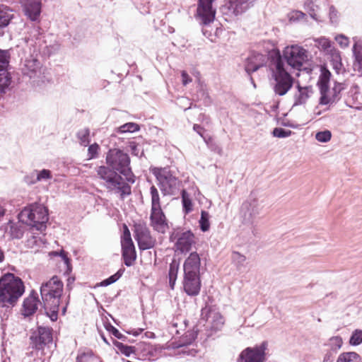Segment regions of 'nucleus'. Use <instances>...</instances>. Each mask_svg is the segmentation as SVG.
<instances>
[{
    "instance_id": "f257e3e1",
    "label": "nucleus",
    "mask_w": 362,
    "mask_h": 362,
    "mask_svg": "<svg viewBox=\"0 0 362 362\" xmlns=\"http://www.w3.org/2000/svg\"><path fill=\"white\" fill-rule=\"evenodd\" d=\"M107 166H100L97 169L98 177L105 182L106 188L115 194H119L124 199L132 193L131 186L135 176L130 168L129 155L118 148L109 150L106 156Z\"/></svg>"
},
{
    "instance_id": "f03ea898",
    "label": "nucleus",
    "mask_w": 362,
    "mask_h": 362,
    "mask_svg": "<svg viewBox=\"0 0 362 362\" xmlns=\"http://www.w3.org/2000/svg\"><path fill=\"white\" fill-rule=\"evenodd\" d=\"M45 37L40 32V28L34 26L26 36L21 48L24 59H21V70L23 75L28 76L33 84L40 85L45 82L46 76L45 69L37 59L38 52L50 55L58 49V45H47Z\"/></svg>"
},
{
    "instance_id": "7ed1b4c3",
    "label": "nucleus",
    "mask_w": 362,
    "mask_h": 362,
    "mask_svg": "<svg viewBox=\"0 0 362 362\" xmlns=\"http://www.w3.org/2000/svg\"><path fill=\"white\" fill-rule=\"evenodd\" d=\"M311 58L310 53L303 47L293 44L288 45L282 50V54L279 51L272 57V62L281 60L284 68L300 71Z\"/></svg>"
},
{
    "instance_id": "20e7f679",
    "label": "nucleus",
    "mask_w": 362,
    "mask_h": 362,
    "mask_svg": "<svg viewBox=\"0 0 362 362\" xmlns=\"http://www.w3.org/2000/svg\"><path fill=\"white\" fill-rule=\"evenodd\" d=\"M24 293L23 281L13 274L0 279V307L13 306Z\"/></svg>"
},
{
    "instance_id": "39448f33",
    "label": "nucleus",
    "mask_w": 362,
    "mask_h": 362,
    "mask_svg": "<svg viewBox=\"0 0 362 362\" xmlns=\"http://www.w3.org/2000/svg\"><path fill=\"white\" fill-rule=\"evenodd\" d=\"M272 76L274 79L273 90L279 96L285 95L293 86L295 78L289 73L287 68H284L282 62L279 60L270 64Z\"/></svg>"
},
{
    "instance_id": "423d86ee",
    "label": "nucleus",
    "mask_w": 362,
    "mask_h": 362,
    "mask_svg": "<svg viewBox=\"0 0 362 362\" xmlns=\"http://www.w3.org/2000/svg\"><path fill=\"white\" fill-rule=\"evenodd\" d=\"M18 218L25 221L27 226L42 231L45 229V224L48 221L47 210L43 205L32 204L20 212Z\"/></svg>"
},
{
    "instance_id": "0eeeda50",
    "label": "nucleus",
    "mask_w": 362,
    "mask_h": 362,
    "mask_svg": "<svg viewBox=\"0 0 362 362\" xmlns=\"http://www.w3.org/2000/svg\"><path fill=\"white\" fill-rule=\"evenodd\" d=\"M151 172L156 177L158 185L164 196L175 194L178 190L180 181L170 169L153 168Z\"/></svg>"
},
{
    "instance_id": "6e6552de",
    "label": "nucleus",
    "mask_w": 362,
    "mask_h": 362,
    "mask_svg": "<svg viewBox=\"0 0 362 362\" xmlns=\"http://www.w3.org/2000/svg\"><path fill=\"white\" fill-rule=\"evenodd\" d=\"M63 286L62 281L57 276L42 284L40 287L42 303L51 304L54 308L57 303H60Z\"/></svg>"
},
{
    "instance_id": "1a4fd4ad",
    "label": "nucleus",
    "mask_w": 362,
    "mask_h": 362,
    "mask_svg": "<svg viewBox=\"0 0 362 362\" xmlns=\"http://www.w3.org/2000/svg\"><path fill=\"white\" fill-rule=\"evenodd\" d=\"M262 202L255 193H251L248 199L244 202L240 208V216L243 224L252 225L257 215L262 209Z\"/></svg>"
},
{
    "instance_id": "9d476101",
    "label": "nucleus",
    "mask_w": 362,
    "mask_h": 362,
    "mask_svg": "<svg viewBox=\"0 0 362 362\" xmlns=\"http://www.w3.org/2000/svg\"><path fill=\"white\" fill-rule=\"evenodd\" d=\"M267 341H263L254 347H247L240 354L237 362H265Z\"/></svg>"
},
{
    "instance_id": "9b49d317",
    "label": "nucleus",
    "mask_w": 362,
    "mask_h": 362,
    "mask_svg": "<svg viewBox=\"0 0 362 362\" xmlns=\"http://www.w3.org/2000/svg\"><path fill=\"white\" fill-rule=\"evenodd\" d=\"M121 245L124 264L131 267L136 260V254L130 231L126 225H124V231L121 237Z\"/></svg>"
},
{
    "instance_id": "f8f14e48",
    "label": "nucleus",
    "mask_w": 362,
    "mask_h": 362,
    "mask_svg": "<svg viewBox=\"0 0 362 362\" xmlns=\"http://www.w3.org/2000/svg\"><path fill=\"white\" fill-rule=\"evenodd\" d=\"M134 238L137 241L140 250H145L153 247L156 239L151 235V231L144 223L134 225Z\"/></svg>"
},
{
    "instance_id": "ddd939ff",
    "label": "nucleus",
    "mask_w": 362,
    "mask_h": 362,
    "mask_svg": "<svg viewBox=\"0 0 362 362\" xmlns=\"http://www.w3.org/2000/svg\"><path fill=\"white\" fill-rule=\"evenodd\" d=\"M30 339L32 348L42 350L45 346L52 341V336L49 328L40 327L30 336Z\"/></svg>"
},
{
    "instance_id": "4468645a",
    "label": "nucleus",
    "mask_w": 362,
    "mask_h": 362,
    "mask_svg": "<svg viewBox=\"0 0 362 362\" xmlns=\"http://www.w3.org/2000/svg\"><path fill=\"white\" fill-rule=\"evenodd\" d=\"M213 2L214 0H199L197 17L204 25L211 23L215 18L216 9L212 6Z\"/></svg>"
},
{
    "instance_id": "2eb2a0df",
    "label": "nucleus",
    "mask_w": 362,
    "mask_h": 362,
    "mask_svg": "<svg viewBox=\"0 0 362 362\" xmlns=\"http://www.w3.org/2000/svg\"><path fill=\"white\" fill-rule=\"evenodd\" d=\"M150 225L160 233H165L169 229L168 221L162 209H151Z\"/></svg>"
},
{
    "instance_id": "dca6fc26",
    "label": "nucleus",
    "mask_w": 362,
    "mask_h": 362,
    "mask_svg": "<svg viewBox=\"0 0 362 362\" xmlns=\"http://www.w3.org/2000/svg\"><path fill=\"white\" fill-rule=\"evenodd\" d=\"M200 276L184 274L182 287L185 292L189 296H197L201 290Z\"/></svg>"
},
{
    "instance_id": "f3484780",
    "label": "nucleus",
    "mask_w": 362,
    "mask_h": 362,
    "mask_svg": "<svg viewBox=\"0 0 362 362\" xmlns=\"http://www.w3.org/2000/svg\"><path fill=\"white\" fill-rule=\"evenodd\" d=\"M201 259L199 254L192 252L185 260L183 264L184 274L200 276Z\"/></svg>"
},
{
    "instance_id": "a211bd4d",
    "label": "nucleus",
    "mask_w": 362,
    "mask_h": 362,
    "mask_svg": "<svg viewBox=\"0 0 362 362\" xmlns=\"http://www.w3.org/2000/svg\"><path fill=\"white\" fill-rule=\"evenodd\" d=\"M176 236V250L182 253L189 252L191 250L192 245L194 243V234L191 231L187 230L177 233Z\"/></svg>"
},
{
    "instance_id": "6ab92c4d",
    "label": "nucleus",
    "mask_w": 362,
    "mask_h": 362,
    "mask_svg": "<svg viewBox=\"0 0 362 362\" xmlns=\"http://www.w3.org/2000/svg\"><path fill=\"white\" fill-rule=\"evenodd\" d=\"M267 62V56L259 53L251 54L246 60L245 69L248 74L256 71L263 66Z\"/></svg>"
},
{
    "instance_id": "aec40b11",
    "label": "nucleus",
    "mask_w": 362,
    "mask_h": 362,
    "mask_svg": "<svg viewBox=\"0 0 362 362\" xmlns=\"http://www.w3.org/2000/svg\"><path fill=\"white\" fill-rule=\"evenodd\" d=\"M313 93V90L312 86H301L298 81L296 90L293 94V105L297 106L306 103Z\"/></svg>"
},
{
    "instance_id": "412c9836",
    "label": "nucleus",
    "mask_w": 362,
    "mask_h": 362,
    "mask_svg": "<svg viewBox=\"0 0 362 362\" xmlns=\"http://www.w3.org/2000/svg\"><path fill=\"white\" fill-rule=\"evenodd\" d=\"M343 89H344V85L343 83H335L331 90L332 93V97H327V93H329V87H327L325 92H320V103L321 105H328L336 103L340 99V93Z\"/></svg>"
},
{
    "instance_id": "4be33fe9",
    "label": "nucleus",
    "mask_w": 362,
    "mask_h": 362,
    "mask_svg": "<svg viewBox=\"0 0 362 362\" xmlns=\"http://www.w3.org/2000/svg\"><path fill=\"white\" fill-rule=\"evenodd\" d=\"M352 40L354 41L352 52L354 57L353 68L355 71L362 74V40L358 37H354Z\"/></svg>"
},
{
    "instance_id": "5701e85b",
    "label": "nucleus",
    "mask_w": 362,
    "mask_h": 362,
    "mask_svg": "<svg viewBox=\"0 0 362 362\" xmlns=\"http://www.w3.org/2000/svg\"><path fill=\"white\" fill-rule=\"evenodd\" d=\"M257 0H230L229 10L235 16H239L252 7Z\"/></svg>"
},
{
    "instance_id": "b1692460",
    "label": "nucleus",
    "mask_w": 362,
    "mask_h": 362,
    "mask_svg": "<svg viewBox=\"0 0 362 362\" xmlns=\"http://www.w3.org/2000/svg\"><path fill=\"white\" fill-rule=\"evenodd\" d=\"M26 228L25 222L18 218V221L16 222L10 221L7 223L6 230L13 239H21L23 238Z\"/></svg>"
},
{
    "instance_id": "393cba45",
    "label": "nucleus",
    "mask_w": 362,
    "mask_h": 362,
    "mask_svg": "<svg viewBox=\"0 0 362 362\" xmlns=\"http://www.w3.org/2000/svg\"><path fill=\"white\" fill-rule=\"evenodd\" d=\"M41 304L37 298V295L35 292H32L30 295L23 301V313L25 316H30L35 313L37 310L38 305Z\"/></svg>"
},
{
    "instance_id": "a878e982",
    "label": "nucleus",
    "mask_w": 362,
    "mask_h": 362,
    "mask_svg": "<svg viewBox=\"0 0 362 362\" xmlns=\"http://www.w3.org/2000/svg\"><path fill=\"white\" fill-rule=\"evenodd\" d=\"M304 8L312 18L317 21H322L323 16L317 0H307L304 4Z\"/></svg>"
},
{
    "instance_id": "bb28decb",
    "label": "nucleus",
    "mask_w": 362,
    "mask_h": 362,
    "mask_svg": "<svg viewBox=\"0 0 362 362\" xmlns=\"http://www.w3.org/2000/svg\"><path fill=\"white\" fill-rule=\"evenodd\" d=\"M206 320L210 325L211 329L214 330L219 329L224 323L222 315L219 313L213 310L207 312Z\"/></svg>"
},
{
    "instance_id": "cd10ccee",
    "label": "nucleus",
    "mask_w": 362,
    "mask_h": 362,
    "mask_svg": "<svg viewBox=\"0 0 362 362\" xmlns=\"http://www.w3.org/2000/svg\"><path fill=\"white\" fill-rule=\"evenodd\" d=\"M328 54L333 69L337 74H339L343 68L340 52L337 49H332Z\"/></svg>"
},
{
    "instance_id": "c85d7f7f",
    "label": "nucleus",
    "mask_w": 362,
    "mask_h": 362,
    "mask_svg": "<svg viewBox=\"0 0 362 362\" xmlns=\"http://www.w3.org/2000/svg\"><path fill=\"white\" fill-rule=\"evenodd\" d=\"M343 344L342 338L339 336H334L330 337L325 344V346L329 348L328 351L334 354H337L341 348Z\"/></svg>"
},
{
    "instance_id": "c756f323",
    "label": "nucleus",
    "mask_w": 362,
    "mask_h": 362,
    "mask_svg": "<svg viewBox=\"0 0 362 362\" xmlns=\"http://www.w3.org/2000/svg\"><path fill=\"white\" fill-rule=\"evenodd\" d=\"M12 18L11 11L7 6L0 5V28L7 26Z\"/></svg>"
},
{
    "instance_id": "7c9ffc66",
    "label": "nucleus",
    "mask_w": 362,
    "mask_h": 362,
    "mask_svg": "<svg viewBox=\"0 0 362 362\" xmlns=\"http://www.w3.org/2000/svg\"><path fill=\"white\" fill-rule=\"evenodd\" d=\"M33 174L35 175V178L30 182L32 184H35L37 182L47 181L52 178V172L47 169L35 170Z\"/></svg>"
},
{
    "instance_id": "2f4dec72",
    "label": "nucleus",
    "mask_w": 362,
    "mask_h": 362,
    "mask_svg": "<svg viewBox=\"0 0 362 362\" xmlns=\"http://www.w3.org/2000/svg\"><path fill=\"white\" fill-rule=\"evenodd\" d=\"M150 194L151 202V209H161L159 193L154 185H152L150 188Z\"/></svg>"
},
{
    "instance_id": "473e14b6",
    "label": "nucleus",
    "mask_w": 362,
    "mask_h": 362,
    "mask_svg": "<svg viewBox=\"0 0 362 362\" xmlns=\"http://www.w3.org/2000/svg\"><path fill=\"white\" fill-rule=\"evenodd\" d=\"M361 360L360 356L356 352H345L341 354L337 362H359Z\"/></svg>"
},
{
    "instance_id": "72a5a7b5",
    "label": "nucleus",
    "mask_w": 362,
    "mask_h": 362,
    "mask_svg": "<svg viewBox=\"0 0 362 362\" xmlns=\"http://www.w3.org/2000/svg\"><path fill=\"white\" fill-rule=\"evenodd\" d=\"M330 76L331 74L327 69H322L320 80L318 82L320 92H325L326 90V88L328 87Z\"/></svg>"
},
{
    "instance_id": "f704fd0d",
    "label": "nucleus",
    "mask_w": 362,
    "mask_h": 362,
    "mask_svg": "<svg viewBox=\"0 0 362 362\" xmlns=\"http://www.w3.org/2000/svg\"><path fill=\"white\" fill-rule=\"evenodd\" d=\"M315 45L320 49L325 52L327 54L330 50L335 49L331 45L330 41L326 37H320L315 40Z\"/></svg>"
},
{
    "instance_id": "c9c22d12",
    "label": "nucleus",
    "mask_w": 362,
    "mask_h": 362,
    "mask_svg": "<svg viewBox=\"0 0 362 362\" xmlns=\"http://www.w3.org/2000/svg\"><path fill=\"white\" fill-rule=\"evenodd\" d=\"M0 71L1 72L0 73V93H5L6 89L11 84V78L9 74L6 71V69Z\"/></svg>"
},
{
    "instance_id": "e433bc0d",
    "label": "nucleus",
    "mask_w": 362,
    "mask_h": 362,
    "mask_svg": "<svg viewBox=\"0 0 362 362\" xmlns=\"http://www.w3.org/2000/svg\"><path fill=\"white\" fill-rule=\"evenodd\" d=\"M11 57L10 49H0V71H4L7 69Z\"/></svg>"
},
{
    "instance_id": "4c0bfd02",
    "label": "nucleus",
    "mask_w": 362,
    "mask_h": 362,
    "mask_svg": "<svg viewBox=\"0 0 362 362\" xmlns=\"http://www.w3.org/2000/svg\"><path fill=\"white\" fill-rule=\"evenodd\" d=\"M76 136L79 140L80 144L83 146H86L90 143V130L88 128H84L79 130Z\"/></svg>"
},
{
    "instance_id": "58836bf2",
    "label": "nucleus",
    "mask_w": 362,
    "mask_h": 362,
    "mask_svg": "<svg viewBox=\"0 0 362 362\" xmlns=\"http://www.w3.org/2000/svg\"><path fill=\"white\" fill-rule=\"evenodd\" d=\"M182 329L186 327V321L185 320L176 319L172 322L171 325L169 326V332L171 334H180V329L177 328Z\"/></svg>"
},
{
    "instance_id": "ea45409f",
    "label": "nucleus",
    "mask_w": 362,
    "mask_h": 362,
    "mask_svg": "<svg viewBox=\"0 0 362 362\" xmlns=\"http://www.w3.org/2000/svg\"><path fill=\"white\" fill-rule=\"evenodd\" d=\"M210 215L206 211H202L201 212V218L199 219V226L201 230L203 232H206L209 230L210 228V222H209Z\"/></svg>"
},
{
    "instance_id": "a19ab883",
    "label": "nucleus",
    "mask_w": 362,
    "mask_h": 362,
    "mask_svg": "<svg viewBox=\"0 0 362 362\" xmlns=\"http://www.w3.org/2000/svg\"><path fill=\"white\" fill-rule=\"evenodd\" d=\"M139 124L134 122L126 123L117 129V132L119 133H133L139 130Z\"/></svg>"
},
{
    "instance_id": "79ce46f5",
    "label": "nucleus",
    "mask_w": 362,
    "mask_h": 362,
    "mask_svg": "<svg viewBox=\"0 0 362 362\" xmlns=\"http://www.w3.org/2000/svg\"><path fill=\"white\" fill-rule=\"evenodd\" d=\"M182 201L185 213H189L192 210V204L191 199L185 190L182 192Z\"/></svg>"
},
{
    "instance_id": "37998d69",
    "label": "nucleus",
    "mask_w": 362,
    "mask_h": 362,
    "mask_svg": "<svg viewBox=\"0 0 362 362\" xmlns=\"http://www.w3.org/2000/svg\"><path fill=\"white\" fill-rule=\"evenodd\" d=\"M231 258L238 270H240V268L244 266V264L246 261L245 256L241 255L238 252H233Z\"/></svg>"
},
{
    "instance_id": "c03bdc74",
    "label": "nucleus",
    "mask_w": 362,
    "mask_h": 362,
    "mask_svg": "<svg viewBox=\"0 0 362 362\" xmlns=\"http://www.w3.org/2000/svg\"><path fill=\"white\" fill-rule=\"evenodd\" d=\"M115 346L119 351L126 356H129L132 353L135 352L134 346L124 345L121 342H117Z\"/></svg>"
},
{
    "instance_id": "a18cd8bd",
    "label": "nucleus",
    "mask_w": 362,
    "mask_h": 362,
    "mask_svg": "<svg viewBox=\"0 0 362 362\" xmlns=\"http://www.w3.org/2000/svg\"><path fill=\"white\" fill-rule=\"evenodd\" d=\"M44 309L47 314H48V312L51 313L50 318L52 321L56 320L57 318V313L59 311V306L60 303H57V305L54 308L51 304L47 303H42Z\"/></svg>"
},
{
    "instance_id": "49530a36",
    "label": "nucleus",
    "mask_w": 362,
    "mask_h": 362,
    "mask_svg": "<svg viewBox=\"0 0 362 362\" xmlns=\"http://www.w3.org/2000/svg\"><path fill=\"white\" fill-rule=\"evenodd\" d=\"M351 345L357 346L362 343V330L356 329L351 334L349 340Z\"/></svg>"
},
{
    "instance_id": "de8ad7c7",
    "label": "nucleus",
    "mask_w": 362,
    "mask_h": 362,
    "mask_svg": "<svg viewBox=\"0 0 362 362\" xmlns=\"http://www.w3.org/2000/svg\"><path fill=\"white\" fill-rule=\"evenodd\" d=\"M332 134L329 130L319 132L315 134V139L319 142L326 143L331 139Z\"/></svg>"
},
{
    "instance_id": "09e8293b",
    "label": "nucleus",
    "mask_w": 362,
    "mask_h": 362,
    "mask_svg": "<svg viewBox=\"0 0 362 362\" xmlns=\"http://www.w3.org/2000/svg\"><path fill=\"white\" fill-rule=\"evenodd\" d=\"M329 18L331 23H337L339 21V12L333 5H329Z\"/></svg>"
},
{
    "instance_id": "8fccbe9b",
    "label": "nucleus",
    "mask_w": 362,
    "mask_h": 362,
    "mask_svg": "<svg viewBox=\"0 0 362 362\" xmlns=\"http://www.w3.org/2000/svg\"><path fill=\"white\" fill-rule=\"evenodd\" d=\"M291 130H286L283 128H280V127H276V128H274V130H273V136H275V137H278V138H286V137H288L289 136H291Z\"/></svg>"
},
{
    "instance_id": "3c124183",
    "label": "nucleus",
    "mask_w": 362,
    "mask_h": 362,
    "mask_svg": "<svg viewBox=\"0 0 362 362\" xmlns=\"http://www.w3.org/2000/svg\"><path fill=\"white\" fill-rule=\"evenodd\" d=\"M334 39L342 49L347 48L349 46V37L343 34L336 35Z\"/></svg>"
},
{
    "instance_id": "603ef678",
    "label": "nucleus",
    "mask_w": 362,
    "mask_h": 362,
    "mask_svg": "<svg viewBox=\"0 0 362 362\" xmlns=\"http://www.w3.org/2000/svg\"><path fill=\"white\" fill-rule=\"evenodd\" d=\"M178 270H179V262H177L176 260H173L170 264L169 273H168L169 278H176L177 279Z\"/></svg>"
},
{
    "instance_id": "864d4df0",
    "label": "nucleus",
    "mask_w": 362,
    "mask_h": 362,
    "mask_svg": "<svg viewBox=\"0 0 362 362\" xmlns=\"http://www.w3.org/2000/svg\"><path fill=\"white\" fill-rule=\"evenodd\" d=\"M99 149H100V146L96 143L90 145L88 148V159H93V158H97Z\"/></svg>"
},
{
    "instance_id": "5fc2aeb1",
    "label": "nucleus",
    "mask_w": 362,
    "mask_h": 362,
    "mask_svg": "<svg viewBox=\"0 0 362 362\" xmlns=\"http://www.w3.org/2000/svg\"><path fill=\"white\" fill-rule=\"evenodd\" d=\"M106 329L110 332L112 335L117 337L119 339H122L124 337V335L121 334L117 329H116L111 324L108 323L105 325Z\"/></svg>"
},
{
    "instance_id": "6e6d98bb",
    "label": "nucleus",
    "mask_w": 362,
    "mask_h": 362,
    "mask_svg": "<svg viewBox=\"0 0 362 362\" xmlns=\"http://www.w3.org/2000/svg\"><path fill=\"white\" fill-rule=\"evenodd\" d=\"M129 148L132 153L134 156H139V154L141 156L144 153L143 151H141L139 146L135 142H131L129 144Z\"/></svg>"
},
{
    "instance_id": "4d7b16f0",
    "label": "nucleus",
    "mask_w": 362,
    "mask_h": 362,
    "mask_svg": "<svg viewBox=\"0 0 362 362\" xmlns=\"http://www.w3.org/2000/svg\"><path fill=\"white\" fill-rule=\"evenodd\" d=\"M41 243V240L35 236H33L27 240V246L33 248L35 246H37Z\"/></svg>"
},
{
    "instance_id": "13d9d810",
    "label": "nucleus",
    "mask_w": 362,
    "mask_h": 362,
    "mask_svg": "<svg viewBox=\"0 0 362 362\" xmlns=\"http://www.w3.org/2000/svg\"><path fill=\"white\" fill-rule=\"evenodd\" d=\"M182 82L184 86L187 85L192 82V78L188 75L185 71H182L181 73Z\"/></svg>"
},
{
    "instance_id": "bf43d9fd",
    "label": "nucleus",
    "mask_w": 362,
    "mask_h": 362,
    "mask_svg": "<svg viewBox=\"0 0 362 362\" xmlns=\"http://www.w3.org/2000/svg\"><path fill=\"white\" fill-rule=\"evenodd\" d=\"M117 281V279L116 276L113 274L111 276H110L109 278L101 282V286H109V285L115 283Z\"/></svg>"
},
{
    "instance_id": "052dcab7",
    "label": "nucleus",
    "mask_w": 362,
    "mask_h": 362,
    "mask_svg": "<svg viewBox=\"0 0 362 362\" xmlns=\"http://www.w3.org/2000/svg\"><path fill=\"white\" fill-rule=\"evenodd\" d=\"M197 334L193 331H189L186 333L185 337H188L189 339H187L186 343L191 344L197 337Z\"/></svg>"
},
{
    "instance_id": "680f3d73",
    "label": "nucleus",
    "mask_w": 362,
    "mask_h": 362,
    "mask_svg": "<svg viewBox=\"0 0 362 362\" xmlns=\"http://www.w3.org/2000/svg\"><path fill=\"white\" fill-rule=\"evenodd\" d=\"M305 16V14L303 12L299 11H296L292 13L291 18L300 20V19L303 18Z\"/></svg>"
},
{
    "instance_id": "e2e57ef3",
    "label": "nucleus",
    "mask_w": 362,
    "mask_h": 362,
    "mask_svg": "<svg viewBox=\"0 0 362 362\" xmlns=\"http://www.w3.org/2000/svg\"><path fill=\"white\" fill-rule=\"evenodd\" d=\"M334 353L327 351V354L324 357L323 362H332L334 358Z\"/></svg>"
},
{
    "instance_id": "0e129e2a",
    "label": "nucleus",
    "mask_w": 362,
    "mask_h": 362,
    "mask_svg": "<svg viewBox=\"0 0 362 362\" xmlns=\"http://www.w3.org/2000/svg\"><path fill=\"white\" fill-rule=\"evenodd\" d=\"M54 255H59L66 264H69V259L67 257V255L65 253V252L61 251L60 253L55 252H54Z\"/></svg>"
},
{
    "instance_id": "69168bd1",
    "label": "nucleus",
    "mask_w": 362,
    "mask_h": 362,
    "mask_svg": "<svg viewBox=\"0 0 362 362\" xmlns=\"http://www.w3.org/2000/svg\"><path fill=\"white\" fill-rule=\"evenodd\" d=\"M137 8L139 10L140 13L144 14V15L148 14L150 12L148 6H144L142 7L141 6H138Z\"/></svg>"
},
{
    "instance_id": "338daca9",
    "label": "nucleus",
    "mask_w": 362,
    "mask_h": 362,
    "mask_svg": "<svg viewBox=\"0 0 362 362\" xmlns=\"http://www.w3.org/2000/svg\"><path fill=\"white\" fill-rule=\"evenodd\" d=\"M193 129L197 134H199L202 137H203V128L200 125L194 124Z\"/></svg>"
},
{
    "instance_id": "774afa93",
    "label": "nucleus",
    "mask_w": 362,
    "mask_h": 362,
    "mask_svg": "<svg viewBox=\"0 0 362 362\" xmlns=\"http://www.w3.org/2000/svg\"><path fill=\"white\" fill-rule=\"evenodd\" d=\"M86 358L87 355L86 354H80L77 356L76 362H85Z\"/></svg>"
}]
</instances>
